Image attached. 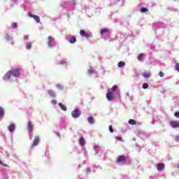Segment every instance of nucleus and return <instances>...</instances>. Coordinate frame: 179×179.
Instances as JSON below:
<instances>
[{
    "label": "nucleus",
    "instance_id": "nucleus-41",
    "mask_svg": "<svg viewBox=\"0 0 179 179\" xmlns=\"http://www.w3.org/2000/svg\"><path fill=\"white\" fill-rule=\"evenodd\" d=\"M14 2H17V0H13Z\"/></svg>",
    "mask_w": 179,
    "mask_h": 179
},
{
    "label": "nucleus",
    "instance_id": "nucleus-5",
    "mask_svg": "<svg viewBox=\"0 0 179 179\" xmlns=\"http://www.w3.org/2000/svg\"><path fill=\"white\" fill-rule=\"evenodd\" d=\"M106 98L109 101H113V100H114V94H113V92H108L106 94Z\"/></svg>",
    "mask_w": 179,
    "mask_h": 179
},
{
    "label": "nucleus",
    "instance_id": "nucleus-37",
    "mask_svg": "<svg viewBox=\"0 0 179 179\" xmlns=\"http://www.w3.org/2000/svg\"><path fill=\"white\" fill-rule=\"evenodd\" d=\"M3 166H4V167H8V164H3Z\"/></svg>",
    "mask_w": 179,
    "mask_h": 179
},
{
    "label": "nucleus",
    "instance_id": "nucleus-35",
    "mask_svg": "<svg viewBox=\"0 0 179 179\" xmlns=\"http://www.w3.org/2000/svg\"><path fill=\"white\" fill-rule=\"evenodd\" d=\"M117 141H121L122 138L120 136H116Z\"/></svg>",
    "mask_w": 179,
    "mask_h": 179
},
{
    "label": "nucleus",
    "instance_id": "nucleus-29",
    "mask_svg": "<svg viewBox=\"0 0 179 179\" xmlns=\"http://www.w3.org/2000/svg\"><path fill=\"white\" fill-rule=\"evenodd\" d=\"M109 131H110V132H111V134H113V132H114V129H113L112 125L109 126Z\"/></svg>",
    "mask_w": 179,
    "mask_h": 179
},
{
    "label": "nucleus",
    "instance_id": "nucleus-13",
    "mask_svg": "<svg viewBox=\"0 0 179 179\" xmlns=\"http://www.w3.org/2000/svg\"><path fill=\"white\" fill-rule=\"evenodd\" d=\"M15 128H16L15 124H11L8 126V130L10 132H13V131H15Z\"/></svg>",
    "mask_w": 179,
    "mask_h": 179
},
{
    "label": "nucleus",
    "instance_id": "nucleus-2",
    "mask_svg": "<svg viewBox=\"0 0 179 179\" xmlns=\"http://www.w3.org/2000/svg\"><path fill=\"white\" fill-rule=\"evenodd\" d=\"M71 115L73 118H79L80 117V110H75L71 112Z\"/></svg>",
    "mask_w": 179,
    "mask_h": 179
},
{
    "label": "nucleus",
    "instance_id": "nucleus-40",
    "mask_svg": "<svg viewBox=\"0 0 179 179\" xmlns=\"http://www.w3.org/2000/svg\"><path fill=\"white\" fill-rule=\"evenodd\" d=\"M138 134H142V132L141 131H138Z\"/></svg>",
    "mask_w": 179,
    "mask_h": 179
},
{
    "label": "nucleus",
    "instance_id": "nucleus-30",
    "mask_svg": "<svg viewBox=\"0 0 179 179\" xmlns=\"http://www.w3.org/2000/svg\"><path fill=\"white\" fill-rule=\"evenodd\" d=\"M160 78H163L164 76V73H163L162 71H160L159 73Z\"/></svg>",
    "mask_w": 179,
    "mask_h": 179
},
{
    "label": "nucleus",
    "instance_id": "nucleus-28",
    "mask_svg": "<svg viewBox=\"0 0 179 179\" xmlns=\"http://www.w3.org/2000/svg\"><path fill=\"white\" fill-rule=\"evenodd\" d=\"M117 89H118V86H117V85H113L112 87V90L113 92H115V90H117Z\"/></svg>",
    "mask_w": 179,
    "mask_h": 179
},
{
    "label": "nucleus",
    "instance_id": "nucleus-18",
    "mask_svg": "<svg viewBox=\"0 0 179 179\" xmlns=\"http://www.w3.org/2000/svg\"><path fill=\"white\" fill-rule=\"evenodd\" d=\"M5 115V111L3 110V108L2 107H0V118H2L3 115Z\"/></svg>",
    "mask_w": 179,
    "mask_h": 179
},
{
    "label": "nucleus",
    "instance_id": "nucleus-10",
    "mask_svg": "<svg viewBox=\"0 0 179 179\" xmlns=\"http://www.w3.org/2000/svg\"><path fill=\"white\" fill-rule=\"evenodd\" d=\"M165 167H166V165H164V163H161L157 165V170H158V171H162V170H164Z\"/></svg>",
    "mask_w": 179,
    "mask_h": 179
},
{
    "label": "nucleus",
    "instance_id": "nucleus-34",
    "mask_svg": "<svg viewBox=\"0 0 179 179\" xmlns=\"http://www.w3.org/2000/svg\"><path fill=\"white\" fill-rule=\"evenodd\" d=\"M51 103H52V104H57V101H55V99H52V101H51Z\"/></svg>",
    "mask_w": 179,
    "mask_h": 179
},
{
    "label": "nucleus",
    "instance_id": "nucleus-32",
    "mask_svg": "<svg viewBox=\"0 0 179 179\" xmlns=\"http://www.w3.org/2000/svg\"><path fill=\"white\" fill-rule=\"evenodd\" d=\"M24 40H25V41L29 40V35H24Z\"/></svg>",
    "mask_w": 179,
    "mask_h": 179
},
{
    "label": "nucleus",
    "instance_id": "nucleus-31",
    "mask_svg": "<svg viewBox=\"0 0 179 179\" xmlns=\"http://www.w3.org/2000/svg\"><path fill=\"white\" fill-rule=\"evenodd\" d=\"M88 73H89V75H92V73H93V69H88Z\"/></svg>",
    "mask_w": 179,
    "mask_h": 179
},
{
    "label": "nucleus",
    "instance_id": "nucleus-16",
    "mask_svg": "<svg viewBox=\"0 0 179 179\" xmlns=\"http://www.w3.org/2000/svg\"><path fill=\"white\" fill-rule=\"evenodd\" d=\"M48 94L50 96V97H53V98H55V93L54 92V91L52 90H49L48 92Z\"/></svg>",
    "mask_w": 179,
    "mask_h": 179
},
{
    "label": "nucleus",
    "instance_id": "nucleus-42",
    "mask_svg": "<svg viewBox=\"0 0 179 179\" xmlns=\"http://www.w3.org/2000/svg\"><path fill=\"white\" fill-rule=\"evenodd\" d=\"M7 157H9V155H8Z\"/></svg>",
    "mask_w": 179,
    "mask_h": 179
},
{
    "label": "nucleus",
    "instance_id": "nucleus-25",
    "mask_svg": "<svg viewBox=\"0 0 179 179\" xmlns=\"http://www.w3.org/2000/svg\"><path fill=\"white\" fill-rule=\"evenodd\" d=\"M143 76H144L145 78H150V74L148 73H144L143 74Z\"/></svg>",
    "mask_w": 179,
    "mask_h": 179
},
{
    "label": "nucleus",
    "instance_id": "nucleus-9",
    "mask_svg": "<svg viewBox=\"0 0 179 179\" xmlns=\"http://www.w3.org/2000/svg\"><path fill=\"white\" fill-rule=\"evenodd\" d=\"M80 34L82 37H85L86 38H90V35L88 34H86L84 30H80Z\"/></svg>",
    "mask_w": 179,
    "mask_h": 179
},
{
    "label": "nucleus",
    "instance_id": "nucleus-12",
    "mask_svg": "<svg viewBox=\"0 0 179 179\" xmlns=\"http://www.w3.org/2000/svg\"><path fill=\"white\" fill-rule=\"evenodd\" d=\"M79 143H80V146H85V145L86 144V141H85V138L80 137V139H79Z\"/></svg>",
    "mask_w": 179,
    "mask_h": 179
},
{
    "label": "nucleus",
    "instance_id": "nucleus-3",
    "mask_svg": "<svg viewBox=\"0 0 179 179\" xmlns=\"http://www.w3.org/2000/svg\"><path fill=\"white\" fill-rule=\"evenodd\" d=\"M28 15L29 16V17H33V19H34V20H36L37 23H40V17H38V15H34L31 13H28Z\"/></svg>",
    "mask_w": 179,
    "mask_h": 179
},
{
    "label": "nucleus",
    "instance_id": "nucleus-4",
    "mask_svg": "<svg viewBox=\"0 0 179 179\" xmlns=\"http://www.w3.org/2000/svg\"><path fill=\"white\" fill-rule=\"evenodd\" d=\"M40 143V137L36 136L35 140L34 141L31 148H34V146H37Z\"/></svg>",
    "mask_w": 179,
    "mask_h": 179
},
{
    "label": "nucleus",
    "instance_id": "nucleus-27",
    "mask_svg": "<svg viewBox=\"0 0 179 179\" xmlns=\"http://www.w3.org/2000/svg\"><path fill=\"white\" fill-rule=\"evenodd\" d=\"M26 48L27 50H30L31 48V43L27 44Z\"/></svg>",
    "mask_w": 179,
    "mask_h": 179
},
{
    "label": "nucleus",
    "instance_id": "nucleus-15",
    "mask_svg": "<svg viewBox=\"0 0 179 179\" xmlns=\"http://www.w3.org/2000/svg\"><path fill=\"white\" fill-rule=\"evenodd\" d=\"M59 106L63 111H66V106H65V105H64L62 103H59Z\"/></svg>",
    "mask_w": 179,
    "mask_h": 179
},
{
    "label": "nucleus",
    "instance_id": "nucleus-6",
    "mask_svg": "<svg viewBox=\"0 0 179 179\" xmlns=\"http://www.w3.org/2000/svg\"><path fill=\"white\" fill-rule=\"evenodd\" d=\"M170 125L172 128H179V122L178 121H171L170 122Z\"/></svg>",
    "mask_w": 179,
    "mask_h": 179
},
{
    "label": "nucleus",
    "instance_id": "nucleus-8",
    "mask_svg": "<svg viewBox=\"0 0 179 179\" xmlns=\"http://www.w3.org/2000/svg\"><path fill=\"white\" fill-rule=\"evenodd\" d=\"M126 161H127V157L124 155L119 156L116 160L117 163H120L121 162H126Z\"/></svg>",
    "mask_w": 179,
    "mask_h": 179
},
{
    "label": "nucleus",
    "instance_id": "nucleus-7",
    "mask_svg": "<svg viewBox=\"0 0 179 179\" xmlns=\"http://www.w3.org/2000/svg\"><path fill=\"white\" fill-rule=\"evenodd\" d=\"M27 129L29 132H33V129H34V126H33V123L31 121H29L27 124Z\"/></svg>",
    "mask_w": 179,
    "mask_h": 179
},
{
    "label": "nucleus",
    "instance_id": "nucleus-1",
    "mask_svg": "<svg viewBox=\"0 0 179 179\" xmlns=\"http://www.w3.org/2000/svg\"><path fill=\"white\" fill-rule=\"evenodd\" d=\"M20 69H16L13 71H8L3 77L4 80H8L10 78V76H15V78H19L20 76Z\"/></svg>",
    "mask_w": 179,
    "mask_h": 179
},
{
    "label": "nucleus",
    "instance_id": "nucleus-19",
    "mask_svg": "<svg viewBox=\"0 0 179 179\" xmlns=\"http://www.w3.org/2000/svg\"><path fill=\"white\" fill-rule=\"evenodd\" d=\"M145 57V55L143 53H141L138 56V61H142L143 59V57Z\"/></svg>",
    "mask_w": 179,
    "mask_h": 179
},
{
    "label": "nucleus",
    "instance_id": "nucleus-21",
    "mask_svg": "<svg viewBox=\"0 0 179 179\" xmlns=\"http://www.w3.org/2000/svg\"><path fill=\"white\" fill-rule=\"evenodd\" d=\"M117 65L119 68H124V66H125V62H120Z\"/></svg>",
    "mask_w": 179,
    "mask_h": 179
},
{
    "label": "nucleus",
    "instance_id": "nucleus-39",
    "mask_svg": "<svg viewBox=\"0 0 179 179\" xmlns=\"http://www.w3.org/2000/svg\"><path fill=\"white\" fill-rule=\"evenodd\" d=\"M0 164H3V163L2 162V161H0Z\"/></svg>",
    "mask_w": 179,
    "mask_h": 179
},
{
    "label": "nucleus",
    "instance_id": "nucleus-20",
    "mask_svg": "<svg viewBox=\"0 0 179 179\" xmlns=\"http://www.w3.org/2000/svg\"><path fill=\"white\" fill-rule=\"evenodd\" d=\"M129 124L130 125H135L136 124V120H134V119H131L129 121Z\"/></svg>",
    "mask_w": 179,
    "mask_h": 179
},
{
    "label": "nucleus",
    "instance_id": "nucleus-22",
    "mask_svg": "<svg viewBox=\"0 0 179 179\" xmlns=\"http://www.w3.org/2000/svg\"><path fill=\"white\" fill-rule=\"evenodd\" d=\"M148 11H149V9H148L145 7H143V8H141V12L142 13H145L148 12Z\"/></svg>",
    "mask_w": 179,
    "mask_h": 179
},
{
    "label": "nucleus",
    "instance_id": "nucleus-36",
    "mask_svg": "<svg viewBox=\"0 0 179 179\" xmlns=\"http://www.w3.org/2000/svg\"><path fill=\"white\" fill-rule=\"evenodd\" d=\"M73 5H76V1L75 0L73 1Z\"/></svg>",
    "mask_w": 179,
    "mask_h": 179
},
{
    "label": "nucleus",
    "instance_id": "nucleus-17",
    "mask_svg": "<svg viewBox=\"0 0 179 179\" xmlns=\"http://www.w3.org/2000/svg\"><path fill=\"white\" fill-rule=\"evenodd\" d=\"M87 121L90 122V124H94V119L92 116L88 117Z\"/></svg>",
    "mask_w": 179,
    "mask_h": 179
},
{
    "label": "nucleus",
    "instance_id": "nucleus-33",
    "mask_svg": "<svg viewBox=\"0 0 179 179\" xmlns=\"http://www.w3.org/2000/svg\"><path fill=\"white\" fill-rule=\"evenodd\" d=\"M175 117H176L177 118H179V112H176L174 114Z\"/></svg>",
    "mask_w": 179,
    "mask_h": 179
},
{
    "label": "nucleus",
    "instance_id": "nucleus-38",
    "mask_svg": "<svg viewBox=\"0 0 179 179\" xmlns=\"http://www.w3.org/2000/svg\"><path fill=\"white\" fill-rule=\"evenodd\" d=\"M59 64H65V62H59Z\"/></svg>",
    "mask_w": 179,
    "mask_h": 179
},
{
    "label": "nucleus",
    "instance_id": "nucleus-11",
    "mask_svg": "<svg viewBox=\"0 0 179 179\" xmlns=\"http://www.w3.org/2000/svg\"><path fill=\"white\" fill-rule=\"evenodd\" d=\"M52 41H54V38H52V36H49L48 41V45H49V47L50 48H52Z\"/></svg>",
    "mask_w": 179,
    "mask_h": 179
},
{
    "label": "nucleus",
    "instance_id": "nucleus-23",
    "mask_svg": "<svg viewBox=\"0 0 179 179\" xmlns=\"http://www.w3.org/2000/svg\"><path fill=\"white\" fill-rule=\"evenodd\" d=\"M108 29H101L100 33H101V34H104L106 33H108Z\"/></svg>",
    "mask_w": 179,
    "mask_h": 179
},
{
    "label": "nucleus",
    "instance_id": "nucleus-14",
    "mask_svg": "<svg viewBox=\"0 0 179 179\" xmlns=\"http://www.w3.org/2000/svg\"><path fill=\"white\" fill-rule=\"evenodd\" d=\"M69 41L71 44H75V43H76V37L72 36L71 38H70Z\"/></svg>",
    "mask_w": 179,
    "mask_h": 179
},
{
    "label": "nucleus",
    "instance_id": "nucleus-26",
    "mask_svg": "<svg viewBox=\"0 0 179 179\" xmlns=\"http://www.w3.org/2000/svg\"><path fill=\"white\" fill-rule=\"evenodd\" d=\"M149 87V85L148 83H144L143 85V89H148Z\"/></svg>",
    "mask_w": 179,
    "mask_h": 179
},
{
    "label": "nucleus",
    "instance_id": "nucleus-24",
    "mask_svg": "<svg viewBox=\"0 0 179 179\" xmlns=\"http://www.w3.org/2000/svg\"><path fill=\"white\" fill-rule=\"evenodd\" d=\"M11 27L12 29H16V27H17V23L16 22L13 23L11 25Z\"/></svg>",
    "mask_w": 179,
    "mask_h": 179
},
{
    "label": "nucleus",
    "instance_id": "nucleus-43",
    "mask_svg": "<svg viewBox=\"0 0 179 179\" xmlns=\"http://www.w3.org/2000/svg\"><path fill=\"white\" fill-rule=\"evenodd\" d=\"M117 1H121V0H117Z\"/></svg>",
    "mask_w": 179,
    "mask_h": 179
}]
</instances>
